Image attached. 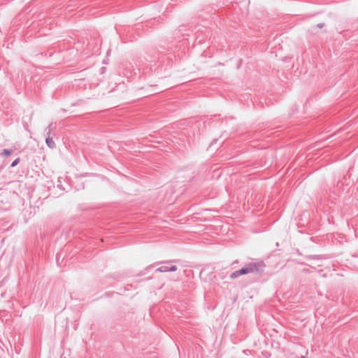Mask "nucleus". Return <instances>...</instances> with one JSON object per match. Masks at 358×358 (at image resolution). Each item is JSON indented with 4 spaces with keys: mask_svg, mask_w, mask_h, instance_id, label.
<instances>
[{
    "mask_svg": "<svg viewBox=\"0 0 358 358\" xmlns=\"http://www.w3.org/2000/svg\"><path fill=\"white\" fill-rule=\"evenodd\" d=\"M324 26V23L322 22V23H319L316 25V27L319 29H322L323 28Z\"/></svg>",
    "mask_w": 358,
    "mask_h": 358,
    "instance_id": "0eeeda50",
    "label": "nucleus"
},
{
    "mask_svg": "<svg viewBox=\"0 0 358 358\" xmlns=\"http://www.w3.org/2000/svg\"><path fill=\"white\" fill-rule=\"evenodd\" d=\"M299 358H306V357H305V356H301V357H299Z\"/></svg>",
    "mask_w": 358,
    "mask_h": 358,
    "instance_id": "1a4fd4ad",
    "label": "nucleus"
},
{
    "mask_svg": "<svg viewBox=\"0 0 358 358\" xmlns=\"http://www.w3.org/2000/svg\"><path fill=\"white\" fill-rule=\"evenodd\" d=\"M178 268L176 266H168L166 265H164V266H162L159 268H157L156 269V271L157 272H161V273H163V272H173V271H177Z\"/></svg>",
    "mask_w": 358,
    "mask_h": 358,
    "instance_id": "f03ea898",
    "label": "nucleus"
},
{
    "mask_svg": "<svg viewBox=\"0 0 358 358\" xmlns=\"http://www.w3.org/2000/svg\"><path fill=\"white\" fill-rule=\"evenodd\" d=\"M55 129V126L53 122L50 123V124L45 129V133L47 136H51V132L53 129Z\"/></svg>",
    "mask_w": 358,
    "mask_h": 358,
    "instance_id": "20e7f679",
    "label": "nucleus"
},
{
    "mask_svg": "<svg viewBox=\"0 0 358 358\" xmlns=\"http://www.w3.org/2000/svg\"><path fill=\"white\" fill-rule=\"evenodd\" d=\"M310 257L313 258V259H320L318 255H313V256H311Z\"/></svg>",
    "mask_w": 358,
    "mask_h": 358,
    "instance_id": "6e6552de",
    "label": "nucleus"
},
{
    "mask_svg": "<svg viewBox=\"0 0 358 358\" xmlns=\"http://www.w3.org/2000/svg\"><path fill=\"white\" fill-rule=\"evenodd\" d=\"M265 264L263 261L257 262H250L245 264L241 269L235 271L230 275L231 279H235L240 275H247L249 273H259L264 270Z\"/></svg>",
    "mask_w": 358,
    "mask_h": 358,
    "instance_id": "f257e3e1",
    "label": "nucleus"
},
{
    "mask_svg": "<svg viewBox=\"0 0 358 358\" xmlns=\"http://www.w3.org/2000/svg\"><path fill=\"white\" fill-rule=\"evenodd\" d=\"M20 162V159L17 158V159H15L12 163H11V165L10 166L11 167H14L15 166Z\"/></svg>",
    "mask_w": 358,
    "mask_h": 358,
    "instance_id": "423d86ee",
    "label": "nucleus"
},
{
    "mask_svg": "<svg viewBox=\"0 0 358 358\" xmlns=\"http://www.w3.org/2000/svg\"><path fill=\"white\" fill-rule=\"evenodd\" d=\"M12 151L11 150H8V149H3L1 152V155L3 157H8L9 156L10 154H11Z\"/></svg>",
    "mask_w": 358,
    "mask_h": 358,
    "instance_id": "39448f33",
    "label": "nucleus"
},
{
    "mask_svg": "<svg viewBox=\"0 0 358 358\" xmlns=\"http://www.w3.org/2000/svg\"><path fill=\"white\" fill-rule=\"evenodd\" d=\"M45 143L50 148H55L56 147V144L51 136H46Z\"/></svg>",
    "mask_w": 358,
    "mask_h": 358,
    "instance_id": "7ed1b4c3",
    "label": "nucleus"
}]
</instances>
